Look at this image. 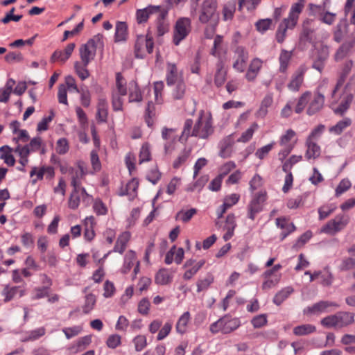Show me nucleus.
<instances>
[{
    "instance_id": "obj_1",
    "label": "nucleus",
    "mask_w": 355,
    "mask_h": 355,
    "mask_svg": "<svg viewBox=\"0 0 355 355\" xmlns=\"http://www.w3.org/2000/svg\"><path fill=\"white\" fill-rule=\"evenodd\" d=\"M213 132L214 127L211 113L201 110L194 125L191 119L185 121L180 139L187 141L189 137L206 139Z\"/></svg>"
},
{
    "instance_id": "obj_2",
    "label": "nucleus",
    "mask_w": 355,
    "mask_h": 355,
    "mask_svg": "<svg viewBox=\"0 0 355 355\" xmlns=\"http://www.w3.org/2000/svg\"><path fill=\"white\" fill-rule=\"evenodd\" d=\"M303 8V0H300L291 6L288 16L282 21L276 31L275 37L278 43H283L286 39L287 31L292 30L296 26Z\"/></svg>"
},
{
    "instance_id": "obj_3",
    "label": "nucleus",
    "mask_w": 355,
    "mask_h": 355,
    "mask_svg": "<svg viewBox=\"0 0 355 355\" xmlns=\"http://www.w3.org/2000/svg\"><path fill=\"white\" fill-rule=\"evenodd\" d=\"M104 47L103 35L97 34L89 39L87 43L83 44L79 49L81 62L85 65H88L96 56L97 49H103Z\"/></svg>"
},
{
    "instance_id": "obj_4",
    "label": "nucleus",
    "mask_w": 355,
    "mask_h": 355,
    "mask_svg": "<svg viewBox=\"0 0 355 355\" xmlns=\"http://www.w3.org/2000/svg\"><path fill=\"white\" fill-rule=\"evenodd\" d=\"M350 218L345 214H337L333 219L329 220L321 229V232L335 235L343 230L349 224Z\"/></svg>"
},
{
    "instance_id": "obj_5",
    "label": "nucleus",
    "mask_w": 355,
    "mask_h": 355,
    "mask_svg": "<svg viewBox=\"0 0 355 355\" xmlns=\"http://www.w3.org/2000/svg\"><path fill=\"white\" fill-rule=\"evenodd\" d=\"M191 31V19L188 17H181L175 23L173 31V43L178 46L184 40Z\"/></svg>"
},
{
    "instance_id": "obj_6",
    "label": "nucleus",
    "mask_w": 355,
    "mask_h": 355,
    "mask_svg": "<svg viewBox=\"0 0 355 355\" xmlns=\"http://www.w3.org/2000/svg\"><path fill=\"white\" fill-rule=\"evenodd\" d=\"M154 42L151 37L148 35H139L135 44V55L137 58H144L147 53L153 51Z\"/></svg>"
},
{
    "instance_id": "obj_7",
    "label": "nucleus",
    "mask_w": 355,
    "mask_h": 355,
    "mask_svg": "<svg viewBox=\"0 0 355 355\" xmlns=\"http://www.w3.org/2000/svg\"><path fill=\"white\" fill-rule=\"evenodd\" d=\"M266 198L267 193L266 191H260L254 196L248 207V216L249 218L252 220H254L256 215L261 211Z\"/></svg>"
},
{
    "instance_id": "obj_8",
    "label": "nucleus",
    "mask_w": 355,
    "mask_h": 355,
    "mask_svg": "<svg viewBox=\"0 0 355 355\" xmlns=\"http://www.w3.org/2000/svg\"><path fill=\"white\" fill-rule=\"evenodd\" d=\"M217 8L216 0H204L199 15V21L207 24L215 17Z\"/></svg>"
},
{
    "instance_id": "obj_9",
    "label": "nucleus",
    "mask_w": 355,
    "mask_h": 355,
    "mask_svg": "<svg viewBox=\"0 0 355 355\" xmlns=\"http://www.w3.org/2000/svg\"><path fill=\"white\" fill-rule=\"evenodd\" d=\"M249 58L248 51L243 46H237L234 51L232 67L238 72H243Z\"/></svg>"
},
{
    "instance_id": "obj_10",
    "label": "nucleus",
    "mask_w": 355,
    "mask_h": 355,
    "mask_svg": "<svg viewBox=\"0 0 355 355\" xmlns=\"http://www.w3.org/2000/svg\"><path fill=\"white\" fill-rule=\"evenodd\" d=\"M80 198H82L83 202H85L87 205L92 200V196L86 192L85 188H73V190L69 199V207L72 209H77L80 204Z\"/></svg>"
},
{
    "instance_id": "obj_11",
    "label": "nucleus",
    "mask_w": 355,
    "mask_h": 355,
    "mask_svg": "<svg viewBox=\"0 0 355 355\" xmlns=\"http://www.w3.org/2000/svg\"><path fill=\"white\" fill-rule=\"evenodd\" d=\"M306 67L301 65L291 76V80L287 85L288 89L292 92H298L304 82V74Z\"/></svg>"
},
{
    "instance_id": "obj_12",
    "label": "nucleus",
    "mask_w": 355,
    "mask_h": 355,
    "mask_svg": "<svg viewBox=\"0 0 355 355\" xmlns=\"http://www.w3.org/2000/svg\"><path fill=\"white\" fill-rule=\"evenodd\" d=\"M69 173L71 175V186L75 189L80 188V180L87 173L85 164L78 162L76 167L69 169Z\"/></svg>"
},
{
    "instance_id": "obj_13",
    "label": "nucleus",
    "mask_w": 355,
    "mask_h": 355,
    "mask_svg": "<svg viewBox=\"0 0 355 355\" xmlns=\"http://www.w3.org/2000/svg\"><path fill=\"white\" fill-rule=\"evenodd\" d=\"M166 81L168 86L171 87L183 80L182 73L179 71L176 64L168 63L166 65Z\"/></svg>"
},
{
    "instance_id": "obj_14",
    "label": "nucleus",
    "mask_w": 355,
    "mask_h": 355,
    "mask_svg": "<svg viewBox=\"0 0 355 355\" xmlns=\"http://www.w3.org/2000/svg\"><path fill=\"white\" fill-rule=\"evenodd\" d=\"M162 9L159 6H149L144 9H139L136 12V18L139 24L145 23L152 15L155 17Z\"/></svg>"
},
{
    "instance_id": "obj_15",
    "label": "nucleus",
    "mask_w": 355,
    "mask_h": 355,
    "mask_svg": "<svg viewBox=\"0 0 355 355\" xmlns=\"http://www.w3.org/2000/svg\"><path fill=\"white\" fill-rule=\"evenodd\" d=\"M352 96L349 95L344 96L338 105H336L337 101L336 96L333 98L331 102V107L336 114L343 116L347 110L349 109L350 103L352 102Z\"/></svg>"
},
{
    "instance_id": "obj_16",
    "label": "nucleus",
    "mask_w": 355,
    "mask_h": 355,
    "mask_svg": "<svg viewBox=\"0 0 355 355\" xmlns=\"http://www.w3.org/2000/svg\"><path fill=\"white\" fill-rule=\"evenodd\" d=\"M205 263V260H200L198 262L193 259L187 260L184 265V267L187 269L184 273L183 278L186 280L191 279L202 267Z\"/></svg>"
},
{
    "instance_id": "obj_17",
    "label": "nucleus",
    "mask_w": 355,
    "mask_h": 355,
    "mask_svg": "<svg viewBox=\"0 0 355 355\" xmlns=\"http://www.w3.org/2000/svg\"><path fill=\"white\" fill-rule=\"evenodd\" d=\"M167 15L168 10L162 8L155 17L157 21V34L158 36H162L168 31V24L165 19Z\"/></svg>"
},
{
    "instance_id": "obj_18",
    "label": "nucleus",
    "mask_w": 355,
    "mask_h": 355,
    "mask_svg": "<svg viewBox=\"0 0 355 355\" xmlns=\"http://www.w3.org/2000/svg\"><path fill=\"white\" fill-rule=\"evenodd\" d=\"M139 181L135 178L130 180L124 187H121L119 195L128 196L130 200H133L137 195Z\"/></svg>"
},
{
    "instance_id": "obj_19",
    "label": "nucleus",
    "mask_w": 355,
    "mask_h": 355,
    "mask_svg": "<svg viewBox=\"0 0 355 355\" xmlns=\"http://www.w3.org/2000/svg\"><path fill=\"white\" fill-rule=\"evenodd\" d=\"M324 103V96L320 92H317L312 101H311L307 109V114L309 115H313L319 112L323 107Z\"/></svg>"
},
{
    "instance_id": "obj_20",
    "label": "nucleus",
    "mask_w": 355,
    "mask_h": 355,
    "mask_svg": "<svg viewBox=\"0 0 355 355\" xmlns=\"http://www.w3.org/2000/svg\"><path fill=\"white\" fill-rule=\"evenodd\" d=\"M227 69L225 67V62L220 59L216 63V73L214 76V83L219 87H221L227 78Z\"/></svg>"
},
{
    "instance_id": "obj_21",
    "label": "nucleus",
    "mask_w": 355,
    "mask_h": 355,
    "mask_svg": "<svg viewBox=\"0 0 355 355\" xmlns=\"http://www.w3.org/2000/svg\"><path fill=\"white\" fill-rule=\"evenodd\" d=\"M236 227V217L234 214H229L225 220L223 230L226 231L223 235V239L227 241L232 239L234 236V232Z\"/></svg>"
},
{
    "instance_id": "obj_22",
    "label": "nucleus",
    "mask_w": 355,
    "mask_h": 355,
    "mask_svg": "<svg viewBox=\"0 0 355 355\" xmlns=\"http://www.w3.org/2000/svg\"><path fill=\"white\" fill-rule=\"evenodd\" d=\"M76 45L74 43H70L69 44L64 50L63 51H55L53 53L51 58V61L54 62L56 61H60L62 62H64L66 60H67L72 52L74 50Z\"/></svg>"
},
{
    "instance_id": "obj_23",
    "label": "nucleus",
    "mask_w": 355,
    "mask_h": 355,
    "mask_svg": "<svg viewBox=\"0 0 355 355\" xmlns=\"http://www.w3.org/2000/svg\"><path fill=\"white\" fill-rule=\"evenodd\" d=\"M355 48V37L342 44L335 54L336 61L341 60L347 56Z\"/></svg>"
},
{
    "instance_id": "obj_24",
    "label": "nucleus",
    "mask_w": 355,
    "mask_h": 355,
    "mask_svg": "<svg viewBox=\"0 0 355 355\" xmlns=\"http://www.w3.org/2000/svg\"><path fill=\"white\" fill-rule=\"evenodd\" d=\"M223 320V334H230L241 326V321L238 318H232L225 315L221 318Z\"/></svg>"
},
{
    "instance_id": "obj_25",
    "label": "nucleus",
    "mask_w": 355,
    "mask_h": 355,
    "mask_svg": "<svg viewBox=\"0 0 355 355\" xmlns=\"http://www.w3.org/2000/svg\"><path fill=\"white\" fill-rule=\"evenodd\" d=\"M331 306L338 307V305L332 302L320 301L313 304L312 306L307 307L304 310V312L308 313L319 314L325 312L327 309Z\"/></svg>"
},
{
    "instance_id": "obj_26",
    "label": "nucleus",
    "mask_w": 355,
    "mask_h": 355,
    "mask_svg": "<svg viewBox=\"0 0 355 355\" xmlns=\"http://www.w3.org/2000/svg\"><path fill=\"white\" fill-rule=\"evenodd\" d=\"M233 144L234 140L230 135L223 139L218 144L219 155L223 158L230 157L232 153Z\"/></svg>"
},
{
    "instance_id": "obj_27",
    "label": "nucleus",
    "mask_w": 355,
    "mask_h": 355,
    "mask_svg": "<svg viewBox=\"0 0 355 355\" xmlns=\"http://www.w3.org/2000/svg\"><path fill=\"white\" fill-rule=\"evenodd\" d=\"M305 144L307 148L305 153V157L306 159H315L320 155V147L318 145L315 141H311V139H306Z\"/></svg>"
},
{
    "instance_id": "obj_28",
    "label": "nucleus",
    "mask_w": 355,
    "mask_h": 355,
    "mask_svg": "<svg viewBox=\"0 0 355 355\" xmlns=\"http://www.w3.org/2000/svg\"><path fill=\"white\" fill-rule=\"evenodd\" d=\"M108 116V103L106 98L101 97L98 99L96 118L102 123L107 122Z\"/></svg>"
},
{
    "instance_id": "obj_29",
    "label": "nucleus",
    "mask_w": 355,
    "mask_h": 355,
    "mask_svg": "<svg viewBox=\"0 0 355 355\" xmlns=\"http://www.w3.org/2000/svg\"><path fill=\"white\" fill-rule=\"evenodd\" d=\"M26 291L24 288H21L20 286H5L1 292V295L4 296V302H8L13 299V297L19 293V297L25 295Z\"/></svg>"
},
{
    "instance_id": "obj_30",
    "label": "nucleus",
    "mask_w": 355,
    "mask_h": 355,
    "mask_svg": "<svg viewBox=\"0 0 355 355\" xmlns=\"http://www.w3.org/2000/svg\"><path fill=\"white\" fill-rule=\"evenodd\" d=\"M171 96L174 101H184L187 96V85L184 81L173 85Z\"/></svg>"
},
{
    "instance_id": "obj_31",
    "label": "nucleus",
    "mask_w": 355,
    "mask_h": 355,
    "mask_svg": "<svg viewBox=\"0 0 355 355\" xmlns=\"http://www.w3.org/2000/svg\"><path fill=\"white\" fill-rule=\"evenodd\" d=\"M262 64L263 62L259 58H254L251 61L248 71L245 74V78L248 80L252 81L255 79L262 67Z\"/></svg>"
},
{
    "instance_id": "obj_32",
    "label": "nucleus",
    "mask_w": 355,
    "mask_h": 355,
    "mask_svg": "<svg viewBox=\"0 0 355 355\" xmlns=\"http://www.w3.org/2000/svg\"><path fill=\"white\" fill-rule=\"evenodd\" d=\"M273 103V97L271 94H268L263 98L259 110L256 112V116L258 118H264L268 114V109Z\"/></svg>"
},
{
    "instance_id": "obj_33",
    "label": "nucleus",
    "mask_w": 355,
    "mask_h": 355,
    "mask_svg": "<svg viewBox=\"0 0 355 355\" xmlns=\"http://www.w3.org/2000/svg\"><path fill=\"white\" fill-rule=\"evenodd\" d=\"M128 37V26L125 22L117 21L115 27L114 40L116 42H124Z\"/></svg>"
},
{
    "instance_id": "obj_34",
    "label": "nucleus",
    "mask_w": 355,
    "mask_h": 355,
    "mask_svg": "<svg viewBox=\"0 0 355 355\" xmlns=\"http://www.w3.org/2000/svg\"><path fill=\"white\" fill-rule=\"evenodd\" d=\"M0 159L3 160L4 163L9 166H12L15 164V159L12 155V149L7 145L0 148Z\"/></svg>"
},
{
    "instance_id": "obj_35",
    "label": "nucleus",
    "mask_w": 355,
    "mask_h": 355,
    "mask_svg": "<svg viewBox=\"0 0 355 355\" xmlns=\"http://www.w3.org/2000/svg\"><path fill=\"white\" fill-rule=\"evenodd\" d=\"M276 225L283 230L281 233V240H284L290 233L293 232L295 227L293 223H288L285 218H277Z\"/></svg>"
},
{
    "instance_id": "obj_36",
    "label": "nucleus",
    "mask_w": 355,
    "mask_h": 355,
    "mask_svg": "<svg viewBox=\"0 0 355 355\" xmlns=\"http://www.w3.org/2000/svg\"><path fill=\"white\" fill-rule=\"evenodd\" d=\"M130 239V234L128 232H123L117 239L113 252L122 254L126 248L127 243Z\"/></svg>"
},
{
    "instance_id": "obj_37",
    "label": "nucleus",
    "mask_w": 355,
    "mask_h": 355,
    "mask_svg": "<svg viewBox=\"0 0 355 355\" xmlns=\"http://www.w3.org/2000/svg\"><path fill=\"white\" fill-rule=\"evenodd\" d=\"M352 125V119L348 117H345L343 119L339 121L336 125L329 128V132L336 135H340L346 128Z\"/></svg>"
},
{
    "instance_id": "obj_38",
    "label": "nucleus",
    "mask_w": 355,
    "mask_h": 355,
    "mask_svg": "<svg viewBox=\"0 0 355 355\" xmlns=\"http://www.w3.org/2000/svg\"><path fill=\"white\" fill-rule=\"evenodd\" d=\"M137 260L136 254L132 250H129L124 258V263L121 268V272L124 274L128 273L130 269L136 264Z\"/></svg>"
},
{
    "instance_id": "obj_39",
    "label": "nucleus",
    "mask_w": 355,
    "mask_h": 355,
    "mask_svg": "<svg viewBox=\"0 0 355 355\" xmlns=\"http://www.w3.org/2000/svg\"><path fill=\"white\" fill-rule=\"evenodd\" d=\"M191 319V315L189 311L184 312L178 319L175 329L180 334H184L187 330V325Z\"/></svg>"
},
{
    "instance_id": "obj_40",
    "label": "nucleus",
    "mask_w": 355,
    "mask_h": 355,
    "mask_svg": "<svg viewBox=\"0 0 355 355\" xmlns=\"http://www.w3.org/2000/svg\"><path fill=\"white\" fill-rule=\"evenodd\" d=\"M336 317L338 318V328L347 326L354 322V315L349 312L337 313Z\"/></svg>"
},
{
    "instance_id": "obj_41",
    "label": "nucleus",
    "mask_w": 355,
    "mask_h": 355,
    "mask_svg": "<svg viewBox=\"0 0 355 355\" xmlns=\"http://www.w3.org/2000/svg\"><path fill=\"white\" fill-rule=\"evenodd\" d=\"M294 291L291 286H287L279 291L274 297L273 302L276 305H280L284 300H286L290 295Z\"/></svg>"
},
{
    "instance_id": "obj_42",
    "label": "nucleus",
    "mask_w": 355,
    "mask_h": 355,
    "mask_svg": "<svg viewBox=\"0 0 355 355\" xmlns=\"http://www.w3.org/2000/svg\"><path fill=\"white\" fill-rule=\"evenodd\" d=\"M291 52L288 51L286 50H282L279 55V71L282 73H285L288 69L289 65L290 60L291 59Z\"/></svg>"
},
{
    "instance_id": "obj_43",
    "label": "nucleus",
    "mask_w": 355,
    "mask_h": 355,
    "mask_svg": "<svg viewBox=\"0 0 355 355\" xmlns=\"http://www.w3.org/2000/svg\"><path fill=\"white\" fill-rule=\"evenodd\" d=\"M112 93H116L121 96L127 94L126 82L119 73H116V88L112 90Z\"/></svg>"
},
{
    "instance_id": "obj_44",
    "label": "nucleus",
    "mask_w": 355,
    "mask_h": 355,
    "mask_svg": "<svg viewBox=\"0 0 355 355\" xmlns=\"http://www.w3.org/2000/svg\"><path fill=\"white\" fill-rule=\"evenodd\" d=\"M172 280V275L166 269L159 270L155 276V282L158 284L166 285Z\"/></svg>"
},
{
    "instance_id": "obj_45",
    "label": "nucleus",
    "mask_w": 355,
    "mask_h": 355,
    "mask_svg": "<svg viewBox=\"0 0 355 355\" xmlns=\"http://www.w3.org/2000/svg\"><path fill=\"white\" fill-rule=\"evenodd\" d=\"M315 330V326L310 324H305L295 327L293 329V334L296 336H301L313 333Z\"/></svg>"
},
{
    "instance_id": "obj_46",
    "label": "nucleus",
    "mask_w": 355,
    "mask_h": 355,
    "mask_svg": "<svg viewBox=\"0 0 355 355\" xmlns=\"http://www.w3.org/2000/svg\"><path fill=\"white\" fill-rule=\"evenodd\" d=\"M196 213L197 210L195 208H191L189 210L182 209L177 213L175 218L183 223H188Z\"/></svg>"
},
{
    "instance_id": "obj_47",
    "label": "nucleus",
    "mask_w": 355,
    "mask_h": 355,
    "mask_svg": "<svg viewBox=\"0 0 355 355\" xmlns=\"http://www.w3.org/2000/svg\"><path fill=\"white\" fill-rule=\"evenodd\" d=\"M302 159V155H293L288 159L285 160L282 164V171L284 172H291L293 166Z\"/></svg>"
},
{
    "instance_id": "obj_48",
    "label": "nucleus",
    "mask_w": 355,
    "mask_h": 355,
    "mask_svg": "<svg viewBox=\"0 0 355 355\" xmlns=\"http://www.w3.org/2000/svg\"><path fill=\"white\" fill-rule=\"evenodd\" d=\"M214 276L211 274H207V276L197 282V292L200 293L207 290L209 286L214 282Z\"/></svg>"
},
{
    "instance_id": "obj_49",
    "label": "nucleus",
    "mask_w": 355,
    "mask_h": 355,
    "mask_svg": "<svg viewBox=\"0 0 355 355\" xmlns=\"http://www.w3.org/2000/svg\"><path fill=\"white\" fill-rule=\"evenodd\" d=\"M191 154V150L187 148H184L181 153L179 154L177 159H175L173 164V166L175 168H180L182 164H184L188 158L189 157Z\"/></svg>"
},
{
    "instance_id": "obj_50",
    "label": "nucleus",
    "mask_w": 355,
    "mask_h": 355,
    "mask_svg": "<svg viewBox=\"0 0 355 355\" xmlns=\"http://www.w3.org/2000/svg\"><path fill=\"white\" fill-rule=\"evenodd\" d=\"M236 10L234 3L228 2L224 5L223 8V18L225 21L232 20Z\"/></svg>"
},
{
    "instance_id": "obj_51",
    "label": "nucleus",
    "mask_w": 355,
    "mask_h": 355,
    "mask_svg": "<svg viewBox=\"0 0 355 355\" xmlns=\"http://www.w3.org/2000/svg\"><path fill=\"white\" fill-rule=\"evenodd\" d=\"M151 159V152L150 146L148 143H145L142 145L139 155V164H142L145 162H149Z\"/></svg>"
},
{
    "instance_id": "obj_52",
    "label": "nucleus",
    "mask_w": 355,
    "mask_h": 355,
    "mask_svg": "<svg viewBox=\"0 0 355 355\" xmlns=\"http://www.w3.org/2000/svg\"><path fill=\"white\" fill-rule=\"evenodd\" d=\"M142 101V95L141 91L136 83H132V87L130 88L129 102H140Z\"/></svg>"
},
{
    "instance_id": "obj_53",
    "label": "nucleus",
    "mask_w": 355,
    "mask_h": 355,
    "mask_svg": "<svg viewBox=\"0 0 355 355\" xmlns=\"http://www.w3.org/2000/svg\"><path fill=\"white\" fill-rule=\"evenodd\" d=\"M296 133L292 129H288L286 131V132L282 135L279 138V145L281 146H288V145H294V144H291V141L295 137Z\"/></svg>"
},
{
    "instance_id": "obj_54",
    "label": "nucleus",
    "mask_w": 355,
    "mask_h": 355,
    "mask_svg": "<svg viewBox=\"0 0 355 355\" xmlns=\"http://www.w3.org/2000/svg\"><path fill=\"white\" fill-rule=\"evenodd\" d=\"M336 205L332 204L321 206L318 209L319 220H322L327 218L336 210Z\"/></svg>"
},
{
    "instance_id": "obj_55",
    "label": "nucleus",
    "mask_w": 355,
    "mask_h": 355,
    "mask_svg": "<svg viewBox=\"0 0 355 355\" xmlns=\"http://www.w3.org/2000/svg\"><path fill=\"white\" fill-rule=\"evenodd\" d=\"M311 94L310 92H306L300 97L295 110L296 113L299 114L303 111L310 98Z\"/></svg>"
},
{
    "instance_id": "obj_56",
    "label": "nucleus",
    "mask_w": 355,
    "mask_h": 355,
    "mask_svg": "<svg viewBox=\"0 0 355 355\" xmlns=\"http://www.w3.org/2000/svg\"><path fill=\"white\" fill-rule=\"evenodd\" d=\"M257 128L258 125L256 123H252L249 128L242 133L241 136L238 139V141L245 143L250 141L252 139L254 131Z\"/></svg>"
},
{
    "instance_id": "obj_57",
    "label": "nucleus",
    "mask_w": 355,
    "mask_h": 355,
    "mask_svg": "<svg viewBox=\"0 0 355 355\" xmlns=\"http://www.w3.org/2000/svg\"><path fill=\"white\" fill-rule=\"evenodd\" d=\"M96 299L94 295L88 294L85 297V304L83 306V311L85 313H89L93 309L96 304Z\"/></svg>"
},
{
    "instance_id": "obj_58",
    "label": "nucleus",
    "mask_w": 355,
    "mask_h": 355,
    "mask_svg": "<svg viewBox=\"0 0 355 355\" xmlns=\"http://www.w3.org/2000/svg\"><path fill=\"white\" fill-rule=\"evenodd\" d=\"M87 65H85L82 62L81 63L79 62H76L74 64V68L76 73L81 78V80H85L89 76V73L87 69Z\"/></svg>"
},
{
    "instance_id": "obj_59",
    "label": "nucleus",
    "mask_w": 355,
    "mask_h": 355,
    "mask_svg": "<svg viewBox=\"0 0 355 355\" xmlns=\"http://www.w3.org/2000/svg\"><path fill=\"white\" fill-rule=\"evenodd\" d=\"M265 281L263 282L262 288L264 290L270 289L275 287L278 284L280 281L281 275H275L268 278H264Z\"/></svg>"
},
{
    "instance_id": "obj_60",
    "label": "nucleus",
    "mask_w": 355,
    "mask_h": 355,
    "mask_svg": "<svg viewBox=\"0 0 355 355\" xmlns=\"http://www.w3.org/2000/svg\"><path fill=\"white\" fill-rule=\"evenodd\" d=\"M121 94L116 93H112V107L114 111H122L123 101Z\"/></svg>"
},
{
    "instance_id": "obj_61",
    "label": "nucleus",
    "mask_w": 355,
    "mask_h": 355,
    "mask_svg": "<svg viewBox=\"0 0 355 355\" xmlns=\"http://www.w3.org/2000/svg\"><path fill=\"white\" fill-rule=\"evenodd\" d=\"M49 289L47 286L37 287L34 288L33 291L32 300H37L45 297H48Z\"/></svg>"
},
{
    "instance_id": "obj_62",
    "label": "nucleus",
    "mask_w": 355,
    "mask_h": 355,
    "mask_svg": "<svg viewBox=\"0 0 355 355\" xmlns=\"http://www.w3.org/2000/svg\"><path fill=\"white\" fill-rule=\"evenodd\" d=\"M135 350L141 352L147 346V338L144 335H138L133 339Z\"/></svg>"
},
{
    "instance_id": "obj_63",
    "label": "nucleus",
    "mask_w": 355,
    "mask_h": 355,
    "mask_svg": "<svg viewBox=\"0 0 355 355\" xmlns=\"http://www.w3.org/2000/svg\"><path fill=\"white\" fill-rule=\"evenodd\" d=\"M352 186L350 181L348 179H343L337 186L335 195L336 197L340 196L341 194L347 191Z\"/></svg>"
},
{
    "instance_id": "obj_64",
    "label": "nucleus",
    "mask_w": 355,
    "mask_h": 355,
    "mask_svg": "<svg viewBox=\"0 0 355 355\" xmlns=\"http://www.w3.org/2000/svg\"><path fill=\"white\" fill-rule=\"evenodd\" d=\"M268 322L266 314H260L254 317L251 323L254 328H261L265 326Z\"/></svg>"
}]
</instances>
